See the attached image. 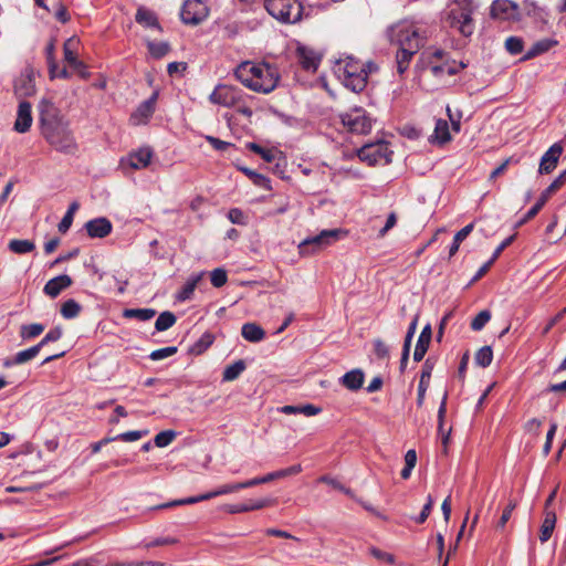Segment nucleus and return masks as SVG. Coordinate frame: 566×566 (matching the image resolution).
<instances>
[{
  "label": "nucleus",
  "mask_w": 566,
  "mask_h": 566,
  "mask_svg": "<svg viewBox=\"0 0 566 566\" xmlns=\"http://www.w3.org/2000/svg\"><path fill=\"white\" fill-rule=\"evenodd\" d=\"M432 369H433L432 364H430L429 359H427L422 366L421 376H420L419 386H418V395H417L418 407H421L423 405L424 396H426V391L429 387Z\"/></svg>",
  "instance_id": "25"
},
{
  "label": "nucleus",
  "mask_w": 566,
  "mask_h": 566,
  "mask_svg": "<svg viewBox=\"0 0 566 566\" xmlns=\"http://www.w3.org/2000/svg\"><path fill=\"white\" fill-rule=\"evenodd\" d=\"M343 231L339 229L323 230L316 235L304 239L298 244V252L301 255H311L324 250L326 247L336 242Z\"/></svg>",
  "instance_id": "8"
},
{
  "label": "nucleus",
  "mask_w": 566,
  "mask_h": 566,
  "mask_svg": "<svg viewBox=\"0 0 566 566\" xmlns=\"http://www.w3.org/2000/svg\"><path fill=\"white\" fill-rule=\"evenodd\" d=\"M213 336L210 333H205L198 342L193 344L190 352L196 355L202 354L213 343Z\"/></svg>",
  "instance_id": "46"
},
{
  "label": "nucleus",
  "mask_w": 566,
  "mask_h": 566,
  "mask_svg": "<svg viewBox=\"0 0 566 566\" xmlns=\"http://www.w3.org/2000/svg\"><path fill=\"white\" fill-rule=\"evenodd\" d=\"M518 14L517 6L511 0H495L491 6V15L501 20H512Z\"/></svg>",
  "instance_id": "17"
},
{
  "label": "nucleus",
  "mask_w": 566,
  "mask_h": 566,
  "mask_svg": "<svg viewBox=\"0 0 566 566\" xmlns=\"http://www.w3.org/2000/svg\"><path fill=\"white\" fill-rule=\"evenodd\" d=\"M14 92L19 96H31L35 93V86L30 72L22 73L14 81Z\"/></svg>",
  "instance_id": "27"
},
{
  "label": "nucleus",
  "mask_w": 566,
  "mask_h": 566,
  "mask_svg": "<svg viewBox=\"0 0 566 566\" xmlns=\"http://www.w3.org/2000/svg\"><path fill=\"white\" fill-rule=\"evenodd\" d=\"M135 20L138 24L144 28L156 29L161 31V27L159 24L158 18L156 13L145 7H139L137 9Z\"/></svg>",
  "instance_id": "24"
},
{
  "label": "nucleus",
  "mask_w": 566,
  "mask_h": 566,
  "mask_svg": "<svg viewBox=\"0 0 566 566\" xmlns=\"http://www.w3.org/2000/svg\"><path fill=\"white\" fill-rule=\"evenodd\" d=\"M340 123L350 133L367 134L371 129V118L363 108H353L339 115Z\"/></svg>",
  "instance_id": "10"
},
{
  "label": "nucleus",
  "mask_w": 566,
  "mask_h": 566,
  "mask_svg": "<svg viewBox=\"0 0 566 566\" xmlns=\"http://www.w3.org/2000/svg\"><path fill=\"white\" fill-rule=\"evenodd\" d=\"M397 223V214L396 212H390L387 217L385 226L379 230L378 237L384 238L389 230H391Z\"/></svg>",
  "instance_id": "60"
},
{
  "label": "nucleus",
  "mask_w": 566,
  "mask_h": 566,
  "mask_svg": "<svg viewBox=\"0 0 566 566\" xmlns=\"http://www.w3.org/2000/svg\"><path fill=\"white\" fill-rule=\"evenodd\" d=\"M242 489H248L247 481L223 484L213 491H210L208 493H205V494H201L198 496H190V497H185L181 500H174V501L157 505L154 507V510H164V509H169V507L179 506V505L195 504V503H198L201 501H207V500L220 496V495L234 493Z\"/></svg>",
  "instance_id": "7"
},
{
  "label": "nucleus",
  "mask_w": 566,
  "mask_h": 566,
  "mask_svg": "<svg viewBox=\"0 0 566 566\" xmlns=\"http://www.w3.org/2000/svg\"><path fill=\"white\" fill-rule=\"evenodd\" d=\"M8 249L15 254H25L35 249V244L31 240L13 239L8 243Z\"/></svg>",
  "instance_id": "38"
},
{
  "label": "nucleus",
  "mask_w": 566,
  "mask_h": 566,
  "mask_svg": "<svg viewBox=\"0 0 566 566\" xmlns=\"http://www.w3.org/2000/svg\"><path fill=\"white\" fill-rule=\"evenodd\" d=\"M157 98L158 92H154L148 99L140 103L137 109L132 114L130 122L134 125L146 124L155 112Z\"/></svg>",
  "instance_id": "15"
},
{
  "label": "nucleus",
  "mask_w": 566,
  "mask_h": 566,
  "mask_svg": "<svg viewBox=\"0 0 566 566\" xmlns=\"http://www.w3.org/2000/svg\"><path fill=\"white\" fill-rule=\"evenodd\" d=\"M41 350V347L36 344L28 349H24V350H21L19 353L15 354V356L13 357L12 361H6L4 363V366H11V365H21V364H24L31 359H33L34 357L38 356V354L40 353Z\"/></svg>",
  "instance_id": "34"
},
{
  "label": "nucleus",
  "mask_w": 566,
  "mask_h": 566,
  "mask_svg": "<svg viewBox=\"0 0 566 566\" xmlns=\"http://www.w3.org/2000/svg\"><path fill=\"white\" fill-rule=\"evenodd\" d=\"M175 437H176L175 431L166 430V431H161V432L157 433L154 441L158 448H165L172 442Z\"/></svg>",
  "instance_id": "52"
},
{
  "label": "nucleus",
  "mask_w": 566,
  "mask_h": 566,
  "mask_svg": "<svg viewBox=\"0 0 566 566\" xmlns=\"http://www.w3.org/2000/svg\"><path fill=\"white\" fill-rule=\"evenodd\" d=\"M206 139L209 142V144L216 149L223 151L228 149L230 146H232L230 143L221 140L217 137L207 136Z\"/></svg>",
  "instance_id": "64"
},
{
  "label": "nucleus",
  "mask_w": 566,
  "mask_h": 566,
  "mask_svg": "<svg viewBox=\"0 0 566 566\" xmlns=\"http://www.w3.org/2000/svg\"><path fill=\"white\" fill-rule=\"evenodd\" d=\"M78 39L70 38L64 42L63 52L65 62L71 65L77 61Z\"/></svg>",
  "instance_id": "36"
},
{
  "label": "nucleus",
  "mask_w": 566,
  "mask_h": 566,
  "mask_svg": "<svg viewBox=\"0 0 566 566\" xmlns=\"http://www.w3.org/2000/svg\"><path fill=\"white\" fill-rule=\"evenodd\" d=\"M156 315L154 308H126L123 312L125 318H136L145 322L151 319Z\"/></svg>",
  "instance_id": "37"
},
{
  "label": "nucleus",
  "mask_w": 566,
  "mask_h": 566,
  "mask_svg": "<svg viewBox=\"0 0 566 566\" xmlns=\"http://www.w3.org/2000/svg\"><path fill=\"white\" fill-rule=\"evenodd\" d=\"M523 40L518 36H510L505 41V49L513 55L520 54L523 51Z\"/></svg>",
  "instance_id": "51"
},
{
  "label": "nucleus",
  "mask_w": 566,
  "mask_h": 566,
  "mask_svg": "<svg viewBox=\"0 0 566 566\" xmlns=\"http://www.w3.org/2000/svg\"><path fill=\"white\" fill-rule=\"evenodd\" d=\"M211 284L214 287H221L227 283L228 275L223 269H214L210 274Z\"/></svg>",
  "instance_id": "53"
},
{
  "label": "nucleus",
  "mask_w": 566,
  "mask_h": 566,
  "mask_svg": "<svg viewBox=\"0 0 566 566\" xmlns=\"http://www.w3.org/2000/svg\"><path fill=\"white\" fill-rule=\"evenodd\" d=\"M392 151L389 150L388 145L384 142L364 145L357 151L358 158L370 166L384 164L388 165L391 161Z\"/></svg>",
  "instance_id": "9"
},
{
  "label": "nucleus",
  "mask_w": 566,
  "mask_h": 566,
  "mask_svg": "<svg viewBox=\"0 0 566 566\" xmlns=\"http://www.w3.org/2000/svg\"><path fill=\"white\" fill-rule=\"evenodd\" d=\"M516 507V503L514 501H510V503L507 504V506L503 510V513L500 517V521L497 523V527L499 528H503L505 526V524L509 522V520L511 518L512 516V513L514 511V509Z\"/></svg>",
  "instance_id": "58"
},
{
  "label": "nucleus",
  "mask_w": 566,
  "mask_h": 566,
  "mask_svg": "<svg viewBox=\"0 0 566 566\" xmlns=\"http://www.w3.org/2000/svg\"><path fill=\"white\" fill-rule=\"evenodd\" d=\"M177 543H178V539L175 537H158L154 541L145 543L144 546L148 549V548L157 547V546L175 545Z\"/></svg>",
  "instance_id": "59"
},
{
  "label": "nucleus",
  "mask_w": 566,
  "mask_h": 566,
  "mask_svg": "<svg viewBox=\"0 0 566 566\" xmlns=\"http://www.w3.org/2000/svg\"><path fill=\"white\" fill-rule=\"evenodd\" d=\"M176 353H177V347L169 346V347H165V348H160V349H156V350L151 352V354L149 355V358L151 360H160V359L167 358L169 356H172Z\"/></svg>",
  "instance_id": "55"
},
{
  "label": "nucleus",
  "mask_w": 566,
  "mask_h": 566,
  "mask_svg": "<svg viewBox=\"0 0 566 566\" xmlns=\"http://www.w3.org/2000/svg\"><path fill=\"white\" fill-rule=\"evenodd\" d=\"M44 331V325L39 323H33L29 325H22L20 331V336L23 339H32L36 336L41 335Z\"/></svg>",
  "instance_id": "45"
},
{
  "label": "nucleus",
  "mask_w": 566,
  "mask_h": 566,
  "mask_svg": "<svg viewBox=\"0 0 566 566\" xmlns=\"http://www.w3.org/2000/svg\"><path fill=\"white\" fill-rule=\"evenodd\" d=\"M39 124L41 135L52 148L65 155L76 154L78 145L70 123L52 102L46 99L40 102Z\"/></svg>",
  "instance_id": "2"
},
{
  "label": "nucleus",
  "mask_w": 566,
  "mask_h": 566,
  "mask_svg": "<svg viewBox=\"0 0 566 566\" xmlns=\"http://www.w3.org/2000/svg\"><path fill=\"white\" fill-rule=\"evenodd\" d=\"M475 11L473 0H453L447 13L446 22L462 36L470 38L475 30L472 14Z\"/></svg>",
  "instance_id": "5"
},
{
  "label": "nucleus",
  "mask_w": 566,
  "mask_h": 566,
  "mask_svg": "<svg viewBox=\"0 0 566 566\" xmlns=\"http://www.w3.org/2000/svg\"><path fill=\"white\" fill-rule=\"evenodd\" d=\"M73 281L72 279L66 275V274H62V275H59V276H55L51 280H49L46 282V284L44 285V289H43V292L54 298L56 297L57 295H60V293L70 287L72 285Z\"/></svg>",
  "instance_id": "20"
},
{
  "label": "nucleus",
  "mask_w": 566,
  "mask_h": 566,
  "mask_svg": "<svg viewBox=\"0 0 566 566\" xmlns=\"http://www.w3.org/2000/svg\"><path fill=\"white\" fill-rule=\"evenodd\" d=\"M54 51H55V43H54V40H51L45 48L46 61H48L49 73H50L51 78H54L55 70L57 69V63L55 61Z\"/></svg>",
  "instance_id": "47"
},
{
  "label": "nucleus",
  "mask_w": 566,
  "mask_h": 566,
  "mask_svg": "<svg viewBox=\"0 0 566 566\" xmlns=\"http://www.w3.org/2000/svg\"><path fill=\"white\" fill-rule=\"evenodd\" d=\"M147 433H148L147 430H143V431L134 430V431H127V432L119 433L113 438L115 439V441L134 442V441L142 439Z\"/></svg>",
  "instance_id": "49"
},
{
  "label": "nucleus",
  "mask_w": 566,
  "mask_h": 566,
  "mask_svg": "<svg viewBox=\"0 0 566 566\" xmlns=\"http://www.w3.org/2000/svg\"><path fill=\"white\" fill-rule=\"evenodd\" d=\"M297 63L307 72H316L322 60V54L315 49L298 44L295 51Z\"/></svg>",
  "instance_id": "14"
},
{
  "label": "nucleus",
  "mask_w": 566,
  "mask_h": 566,
  "mask_svg": "<svg viewBox=\"0 0 566 566\" xmlns=\"http://www.w3.org/2000/svg\"><path fill=\"white\" fill-rule=\"evenodd\" d=\"M270 15L282 23H296L302 19L303 6L298 0H265Z\"/></svg>",
  "instance_id": "6"
},
{
  "label": "nucleus",
  "mask_w": 566,
  "mask_h": 566,
  "mask_svg": "<svg viewBox=\"0 0 566 566\" xmlns=\"http://www.w3.org/2000/svg\"><path fill=\"white\" fill-rule=\"evenodd\" d=\"M490 319L491 312L488 310H483L472 319L471 328L476 332L481 331Z\"/></svg>",
  "instance_id": "50"
},
{
  "label": "nucleus",
  "mask_w": 566,
  "mask_h": 566,
  "mask_svg": "<svg viewBox=\"0 0 566 566\" xmlns=\"http://www.w3.org/2000/svg\"><path fill=\"white\" fill-rule=\"evenodd\" d=\"M566 182V169L562 171L554 181L541 193L537 202L526 212L524 218L520 221V224L527 222L533 219L541 209L545 206L547 200L551 198L553 193H555L558 189H560Z\"/></svg>",
  "instance_id": "13"
},
{
  "label": "nucleus",
  "mask_w": 566,
  "mask_h": 566,
  "mask_svg": "<svg viewBox=\"0 0 566 566\" xmlns=\"http://www.w3.org/2000/svg\"><path fill=\"white\" fill-rule=\"evenodd\" d=\"M370 554H371L375 558H377V559H379V560H382V562H385V563H387V564H394V562H395V558H394V556H392L391 554H389V553H387V552H384V551H380V549H378V548H376V547H373V548L370 549Z\"/></svg>",
  "instance_id": "63"
},
{
  "label": "nucleus",
  "mask_w": 566,
  "mask_h": 566,
  "mask_svg": "<svg viewBox=\"0 0 566 566\" xmlns=\"http://www.w3.org/2000/svg\"><path fill=\"white\" fill-rule=\"evenodd\" d=\"M555 525H556V514H555V512L546 510L545 511V517H544V521L542 523L541 532H539V541L542 543H545V542H547L551 538V536H552V534L554 532Z\"/></svg>",
  "instance_id": "31"
},
{
  "label": "nucleus",
  "mask_w": 566,
  "mask_h": 566,
  "mask_svg": "<svg viewBox=\"0 0 566 566\" xmlns=\"http://www.w3.org/2000/svg\"><path fill=\"white\" fill-rule=\"evenodd\" d=\"M446 51L441 49H427L420 54L419 66L431 72V65L443 62L446 60Z\"/></svg>",
  "instance_id": "21"
},
{
  "label": "nucleus",
  "mask_w": 566,
  "mask_h": 566,
  "mask_svg": "<svg viewBox=\"0 0 566 566\" xmlns=\"http://www.w3.org/2000/svg\"><path fill=\"white\" fill-rule=\"evenodd\" d=\"M209 15V8L202 0H185L180 19L185 24L198 25Z\"/></svg>",
  "instance_id": "11"
},
{
  "label": "nucleus",
  "mask_w": 566,
  "mask_h": 566,
  "mask_svg": "<svg viewBox=\"0 0 566 566\" xmlns=\"http://www.w3.org/2000/svg\"><path fill=\"white\" fill-rule=\"evenodd\" d=\"M147 48L150 55L155 59H161L170 51V45L168 42L148 41Z\"/></svg>",
  "instance_id": "43"
},
{
  "label": "nucleus",
  "mask_w": 566,
  "mask_h": 566,
  "mask_svg": "<svg viewBox=\"0 0 566 566\" xmlns=\"http://www.w3.org/2000/svg\"><path fill=\"white\" fill-rule=\"evenodd\" d=\"M248 148L251 151L260 155L266 163H272L275 159V153L272 149H265L255 143L248 144Z\"/></svg>",
  "instance_id": "48"
},
{
  "label": "nucleus",
  "mask_w": 566,
  "mask_h": 566,
  "mask_svg": "<svg viewBox=\"0 0 566 566\" xmlns=\"http://www.w3.org/2000/svg\"><path fill=\"white\" fill-rule=\"evenodd\" d=\"M177 318L174 313L166 311L159 314L156 319L155 328L158 332H164L175 325Z\"/></svg>",
  "instance_id": "41"
},
{
  "label": "nucleus",
  "mask_w": 566,
  "mask_h": 566,
  "mask_svg": "<svg viewBox=\"0 0 566 566\" xmlns=\"http://www.w3.org/2000/svg\"><path fill=\"white\" fill-rule=\"evenodd\" d=\"M432 506H433V499H432L431 495H428L427 503L424 504V506H423L421 513L419 514V516L416 518V522L419 523V524L424 523L426 520L428 518V516L431 513Z\"/></svg>",
  "instance_id": "61"
},
{
  "label": "nucleus",
  "mask_w": 566,
  "mask_h": 566,
  "mask_svg": "<svg viewBox=\"0 0 566 566\" xmlns=\"http://www.w3.org/2000/svg\"><path fill=\"white\" fill-rule=\"evenodd\" d=\"M32 125L31 104L27 101L20 102L18 106L17 118L14 122V130L23 134L27 133Z\"/></svg>",
  "instance_id": "19"
},
{
  "label": "nucleus",
  "mask_w": 566,
  "mask_h": 566,
  "mask_svg": "<svg viewBox=\"0 0 566 566\" xmlns=\"http://www.w3.org/2000/svg\"><path fill=\"white\" fill-rule=\"evenodd\" d=\"M465 65L460 63L459 65L452 61L444 60L440 64L431 65V74L434 77L442 78L444 75H455L461 69H464Z\"/></svg>",
  "instance_id": "26"
},
{
  "label": "nucleus",
  "mask_w": 566,
  "mask_h": 566,
  "mask_svg": "<svg viewBox=\"0 0 566 566\" xmlns=\"http://www.w3.org/2000/svg\"><path fill=\"white\" fill-rule=\"evenodd\" d=\"M451 135L449 132V124L446 119H437L433 134L430 137V142L433 144L443 145L450 142Z\"/></svg>",
  "instance_id": "28"
},
{
  "label": "nucleus",
  "mask_w": 566,
  "mask_h": 566,
  "mask_svg": "<svg viewBox=\"0 0 566 566\" xmlns=\"http://www.w3.org/2000/svg\"><path fill=\"white\" fill-rule=\"evenodd\" d=\"M374 353L378 359H386L389 357V347L385 342L377 338L374 340Z\"/></svg>",
  "instance_id": "56"
},
{
  "label": "nucleus",
  "mask_w": 566,
  "mask_h": 566,
  "mask_svg": "<svg viewBox=\"0 0 566 566\" xmlns=\"http://www.w3.org/2000/svg\"><path fill=\"white\" fill-rule=\"evenodd\" d=\"M432 331L431 326L428 324L426 325L417 340L416 348L413 352V359L415 361H421L429 348L430 342H431Z\"/></svg>",
  "instance_id": "22"
},
{
  "label": "nucleus",
  "mask_w": 566,
  "mask_h": 566,
  "mask_svg": "<svg viewBox=\"0 0 566 566\" xmlns=\"http://www.w3.org/2000/svg\"><path fill=\"white\" fill-rule=\"evenodd\" d=\"M473 228H474V224L470 223L455 233V235L453 238V242L449 249L450 258L453 256L458 252L461 242L468 238V235L472 232Z\"/></svg>",
  "instance_id": "39"
},
{
  "label": "nucleus",
  "mask_w": 566,
  "mask_h": 566,
  "mask_svg": "<svg viewBox=\"0 0 566 566\" xmlns=\"http://www.w3.org/2000/svg\"><path fill=\"white\" fill-rule=\"evenodd\" d=\"M340 384L349 390H358L364 384V373L360 369L350 370L340 378Z\"/></svg>",
  "instance_id": "30"
},
{
  "label": "nucleus",
  "mask_w": 566,
  "mask_h": 566,
  "mask_svg": "<svg viewBox=\"0 0 566 566\" xmlns=\"http://www.w3.org/2000/svg\"><path fill=\"white\" fill-rule=\"evenodd\" d=\"M492 360H493V350H492L491 346L481 347L474 356L475 364L482 368L490 366Z\"/></svg>",
  "instance_id": "42"
},
{
  "label": "nucleus",
  "mask_w": 566,
  "mask_h": 566,
  "mask_svg": "<svg viewBox=\"0 0 566 566\" xmlns=\"http://www.w3.org/2000/svg\"><path fill=\"white\" fill-rule=\"evenodd\" d=\"M242 337L251 343H259L264 339V329L255 323H245L241 328Z\"/></svg>",
  "instance_id": "29"
},
{
  "label": "nucleus",
  "mask_w": 566,
  "mask_h": 566,
  "mask_svg": "<svg viewBox=\"0 0 566 566\" xmlns=\"http://www.w3.org/2000/svg\"><path fill=\"white\" fill-rule=\"evenodd\" d=\"M153 151L150 148H140L128 155L127 161L133 169L146 168L151 160Z\"/></svg>",
  "instance_id": "23"
},
{
  "label": "nucleus",
  "mask_w": 566,
  "mask_h": 566,
  "mask_svg": "<svg viewBox=\"0 0 566 566\" xmlns=\"http://www.w3.org/2000/svg\"><path fill=\"white\" fill-rule=\"evenodd\" d=\"M228 219L234 224H240V226L247 224V217L243 213V211L239 208L230 209L228 212Z\"/></svg>",
  "instance_id": "57"
},
{
  "label": "nucleus",
  "mask_w": 566,
  "mask_h": 566,
  "mask_svg": "<svg viewBox=\"0 0 566 566\" xmlns=\"http://www.w3.org/2000/svg\"><path fill=\"white\" fill-rule=\"evenodd\" d=\"M318 482L321 483H326L328 485H331L332 488L336 489V490H339L342 492H345V493H349V490L346 489L339 481H337L336 479L334 478H331L328 475H323L318 479Z\"/></svg>",
  "instance_id": "62"
},
{
  "label": "nucleus",
  "mask_w": 566,
  "mask_h": 566,
  "mask_svg": "<svg viewBox=\"0 0 566 566\" xmlns=\"http://www.w3.org/2000/svg\"><path fill=\"white\" fill-rule=\"evenodd\" d=\"M240 170L247 177H249L255 186L268 189V190L271 189V181L264 175H261V174H259L250 168H247V167H242V168H240Z\"/></svg>",
  "instance_id": "40"
},
{
  "label": "nucleus",
  "mask_w": 566,
  "mask_h": 566,
  "mask_svg": "<svg viewBox=\"0 0 566 566\" xmlns=\"http://www.w3.org/2000/svg\"><path fill=\"white\" fill-rule=\"evenodd\" d=\"M85 229L90 238H105L113 229L112 222L105 218H96L85 223Z\"/></svg>",
  "instance_id": "18"
},
{
  "label": "nucleus",
  "mask_w": 566,
  "mask_h": 566,
  "mask_svg": "<svg viewBox=\"0 0 566 566\" xmlns=\"http://www.w3.org/2000/svg\"><path fill=\"white\" fill-rule=\"evenodd\" d=\"M562 154V145L559 143L553 144L542 156L538 172L541 175L551 174L556 168Z\"/></svg>",
  "instance_id": "16"
},
{
  "label": "nucleus",
  "mask_w": 566,
  "mask_h": 566,
  "mask_svg": "<svg viewBox=\"0 0 566 566\" xmlns=\"http://www.w3.org/2000/svg\"><path fill=\"white\" fill-rule=\"evenodd\" d=\"M429 35V27L421 21L401 20L388 28L387 36L398 48L396 67L399 75L409 69L413 56L426 45Z\"/></svg>",
  "instance_id": "1"
},
{
  "label": "nucleus",
  "mask_w": 566,
  "mask_h": 566,
  "mask_svg": "<svg viewBox=\"0 0 566 566\" xmlns=\"http://www.w3.org/2000/svg\"><path fill=\"white\" fill-rule=\"evenodd\" d=\"M63 331L60 326L50 329L46 335L38 344L41 348L52 342H56L62 337Z\"/></svg>",
  "instance_id": "54"
},
{
  "label": "nucleus",
  "mask_w": 566,
  "mask_h": 566,
  "mask_svg": "<svg viewBox=\"0 0 566 566\" xmlns=\"http://www.w3.org/2000/svg\"><path fill=\"white\" fill-rule=\"evenodd\" d=\"M235 77L248 88L269 94L274 91L280 81L276 66L269 63L242 62L235 70Z\"/></svg>",
  "instance_id": "3"
},
{
  "label": "nucleus",
  "mask_w": 566,
  "mask_h": 566,
  "mask_svg": "<svg viewBox=\"0 0 566 566\" xmlns=\"http://www.w3.org/2000/svg\"><path fill=\"white\" fill-rule=\"evenodd\" d=\"M81 310V305L75 300L70 298L62 304L61 315L66 319H71L76 317Z\"/></svg>",
  "instance_id": "44"
},
{
  "label": "nucleus",
  "mask_w": 566,
  "mask_h": 566,
  "mask_svg": "<svg viewBox=\"0 0 566 566\" xmlns=\"http://www.w3.org/2000/svg\"><path fill=\"white\" fill-rule=\"evenodd\" d=\"M203 273L196 274L191 276L185 285L180 289V291L176 295V300L179 302H185L190 300L198 283L201 281Z\"/></svg>",
  "instance_id": "32"
},
{
  "label": "nucleus",
  "mask_w": 566,
  "mask_h": 566,
  "mask_svg": "<svg viewBox=\"0 0 566 566\" xmlns=\"http://www.w3.org/2000/svg\"><path fill=\"white\" fill-rule=\"evenodd\" d=\"M209 101L223 107H234L240 104L241 91L226 84H219L209 96Z\"/></svg>",
  "instance_id": "12"
},
{
  "label": "nucleus",
  "mask_w": 566,
  "mask_h": 566,
  "mask_svg": "<svg viewBox=\"0 0 566 566\" xmlns=\"http://www.w3.org/2000/svg\"><path fill=\"white\" fill-rule=\"evenodd\" d=\"M245 363L242 359L234 361L233 364L227 366L222 374L223 381H233L235 380L244 370Z\"/></svg>",
  "instance_id": "35"
},
{
  "label": "nucleus",
  "mask_w": 566,
  "mask_h": 566,
  "mask_svg": "<svg viewBox=\"0 0 566 566\" xmlns=\"http://www.w3.org/2000/svg\"><path fill=\"white\" fill-rule=\"evenodd\" d=\"M555 44H557V42L551 39L539 40L535 42L532 45V48L525 53L523 60H531L537 55H541L551 50Z\"/></svg>",
  "instance_id": "33"
},
{
  "label": "nucleus",
  "mask_w": 566,
  "mask_h": 566,
  "mask_svg": "<svg viewBox=\"0 0 566 566\" xmlns=\"http://www.w3.org/2000/svg\"><path fill=\"white\" fill-rule=\"evenodd\" d=\"M373 62H361L354 56H346L336 62L334 73L339 81L353 92H361L367 85L368 75L376 71Z\"/></svg>",
  "instance_id": "4"
}]
</instances>
